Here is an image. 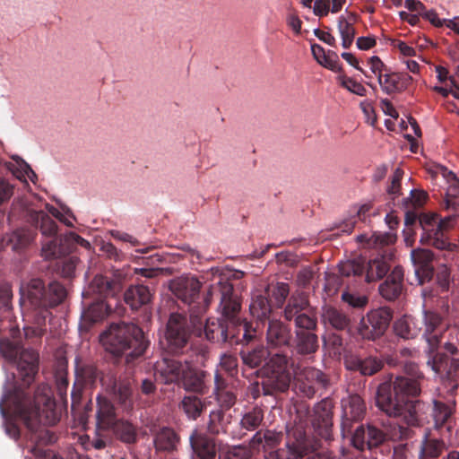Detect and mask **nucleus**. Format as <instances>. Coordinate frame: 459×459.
<instances>
[{
	"label": "nucleus",
	"mask_w": 459,
	"mask_h": 459,
	"mask_svg": "<svg viewBox=\"0 0 459 459\" xmlns=\"http://www.w3.org/2000/svg\"><path fill=\"white\" fill-rule=\"evenodd\" d=\"M33 239L34 236L30 230L22 229L12 233L8 239V245L13 250H19Z\"/></svg>",
	"instance_id": "nucleus-40"
},
{
	"label": "nucleus",
	"mask_w": 459,
	"mask_h": 459,
	"mask_svg": "<svg viewBox=\"0 0 459 459\" xmlns=\"http://www.w3.org/2000/svg\"><path fill=\"white\" fill-rule=\"evenodd\" d=\"M264 371L268 375L264 385H271L279 391H285L290 382V377L286 371L285 357L275 354L266 364Z\"/></svg>",
	"instance_id": "nucleus-11"
},
{
	"label": "nucleus",
	"mask_w": 459,
	"mask_h": 459,
	"mask_svg": "<svg viewBox=\"0 0 459 459\" xmlns=\"http://www.w3.org/2000/svg\"><path fill=\"white\" fill-rule=\"evenodd\" d=\"M357 239L363 247L368 248H380L385 246L392 245L396 240V236L391 232L385 233H370L361 234L357 237Z\"/></svg>",
	"instance_id": "nucleus-23"
},
{
	"label": "nucleus",
	"mask_w": 459,
	"mask_h": 459,
	"mask_svg": "<svg viewBox=\"0 0 459 459\" xmlns=\"http://www.w3.org/2000/svg\"><path fill=\"white\" fill-rule=\"evenodd\" d=\"M360 108L365 116L368 124L374 126L377 122V115L370 100H365L360 102Z\"/></svg>",
	"instance_id": "nucleus-59"
},
{
	"label": "nucleus",
	"mask_w": 459,
	"mask_h": 459,
	"mask_svg": "<svg viewBox=\"0 0 459 459\" xmlns=\"http://www.w3.org/2000/svg\"><path fill=\"white\" fill-rule=\"evenodd\" d=\"M178 438L170 429H162L154 439L155 447L158 450L170 451L176 448Z\"/></svg>",
	"instance_id": "nucleus-31"
},
{
	"label": "nucleus",
	"mask_w": 459,
	"mask_h": 459,
	"mask_svg": "<svg viewBox=\"0 0 459 459\" xmlns=\"http://www.w3.org/2000/svg\"><path fill=\"white\" fill-rule=\"evenodd\" d=\"M114 392L117 394L118 400L121 403L126 405L127 401L131 396V386L129 384H120L118 387L115 385Z\"/></svg>",
	"instance_id": "nucleus-63"
},
{
	"label": "nucleus",
	"mask_w": 459,
	"mask_h": 459,
	"mask_svg": "<svg viewBox=\"0 0 459 459\" xmlns=\"http://www.w3.org/2000/svg\"><path fill=\"white\" fill-rule=\"evenodd\" d=\"M365 269V259L363 257H357L351 260H346L339 264V272L342 275L356 276L361 275Z\"/></svg>",
	"instance_id": "nucleus-38"
},
{
	"label": "nucleus",
	"mask_w": 459,
	"mask_h": 459,
	"mask_svg": "<svg viewBox=\"0 0 459 459\" xmlns=\"http://www.w3.org/2000/svg\"><path fill=\"white\" fill-rule=\"evenodd\" d=\"M169 289L183 302L191 304L199 297L201 283L195 276L182 275L170 281Z\"/></svg>",
	"instance_id": "nucleus-12"
},
{
	"label": "nucleus",
	"mask_w": 459,
	"mask_h": 459,
	"mask_svg": "<svg viewBox=\"0 0 459 459\" xmlns=\"http://www.w3.org/2000/svg\"><path fill=\"white\" fill-rule=\"evenodd\" d=\"M391 46L394 48L398 49L399 52L404 56H415V49L411 46L405 43L404 41L399 39H393L391 41Z\"/></svg>",
	"instance_id": "nucleus-64"
},
{
	"label": "nucleus",
	"mask_w": 459,
	"mask_h": 459,
	"mask_svg": "<svg viewBox=\"0 0 459 459\" xmlns=\"http://www.w3.org/2000/svg\"><path fill=\"white\" fill-rule=\"evenodd\" d=\"M21 305L27 308H39L56 306L65 297V288L58 282H52L48 287L49 299L47 300L44 284L39 279H33L21 287Z\"/></svg>",
	"instance_id": "nucleus-6"
},
{
	"label": "nucleus",
	"mask_w": 459,
	"mask_h": 459,
	"mask_svg": "<svg viewBox=\"0 0 459 459\" xmlns=\"http://www.w3.org/2000/svg\"><path fill=\"white\" fill-rule=\"evenodd\" d=\"M381 295L388 300L394 299L402 291V287L397 283L386 280L379 287Z\"/></svg>",
	"instance_id": "nucleus-54"
},
{
	"label": "nucleus",
	"mask_w": 459,
	"mask_h": 459,
	"mask_svg": "<svg viewBox=\"0 0 459 459\" xmlns=\"http://www.w3.org/2000/svg\"><path fill=\"white\" fill-rule=\"evenodd\" d=\"M57 238H53L43 242L41 252L42 255L46 259L55 258L65 255L67 252L62 247L61 245H57ZM59 242L61 243L62 239H60Z\"/></svg>",
	"instance_id": "nucleus-46"
},
{
	"label": "nucleus",
	"mask_w": 459,
	"mask_h": 459,
	"mask_svg": "<svg viewBox=\"0 0 459 459\" xmlns=\"http://www.w3.org/2000/svg\"><path fill=\"white\" fill-rule=\"evenodd\" d=\"M205 337L210 341L225 342L228 338L227 330L220 320L208 319L204 326Z\"/></svg>",
	"instance_id": "nucleus-36"
},
{
	"label": "nucleus",
	"mask_w": 459,
	"mask_h": 459,
	"mask_svg": "<svg viewBox=\"0 0 459 459\" xmlns=\"http://www.w3.org/2000/svg\"><path fill=\"white\" fill-rule=\"evenodd\" d=\"M389 269V265L384 256L376 257L368 264L366 272L367 281H374L383 278Z\"/></svg>",
	"instance_id": "nucleus-28"
},
{
	"label": "nucleus",
	"mask_w": 459,
	"mask_h": 459,
	"mask_svg": "<svg viewBox=\"0 0 459 459\" xmlns=\"http://www.w3.org/2000/svg\"><path fill=\"white\" fill-rule=\"evenodd\" d=\"M322 320L325 325H329L337 330H344L350 325L349 317L333 307L325 308L322 315Z\"/></svg>",
	"instance_id": "nucleus-26"
},
{
	"label": "nucleus",
	"mask_w": 459,
	"mask_h": 459,
	"mask_svg": "<svg viewBox=\"0 0 459 459\" xmlns=\"http://www.w3.org/2000/svg\"><path fill=\"white\" fill-rule=\"evenodd\" d=\"M46 209L49 213H51L54 217H56L66 226L72 227L74 225V221L75 218L66 206H61L60 209H58L47 204Z\"/></svg>",
	"instance_id": "nucleus-50"
},
{
	"label": "nucleus",
	"mask_w": 459,
	"mask_h": 459,
	"mask_svg": "<svg viewBox=\"0 0 459 459\" xmlns=\"http://www.w3.org/2000/svg\"><path fill=\"white\" fill-rule=\"evenodd\" d=\"M424 337L429 343L430 352L436 351L444 330L441 317L433 311L424 312Z\"/></svg>",
	"instance_id": "nucleus-16"
},
{
	"label": "nucleus",
	"mask_w": 459,
	"mask_h": 459,
	"mask_svg": "<svg viewBox=\"0 0 459 459\" xmlns=\"http://www.w3.org/2000/svg\"><path fill=\"white\" fill-rule=\"evenodd\" d=\"M391 318L390 311L387 308L371 310L361 318L359 333L364 339L374 340L384 334Z\"/></svg>",
	"instance_id": "nucleus-10"
},
{
	"label": "nucleus",
	"mask_w": 459,
	"mask_h": 459,
	"mask_svg": "<svg viewBox=\"0 0 459 459\" xmlns=\"http://www.w3.org/2000/svg\"><path fill=\"white\" fill-rule=\"evenodd\" d=\"M54 401L51 398L50 389L44 385L35 394L33 405L26 396L22 387L14 383H8L0 401V411L4 417L6 414L20 417L27 424L38 420L48 424H55L56 417L53 412Z\"/></svg>",
	"instance_id": "nucleus-2"
},
{
	"label": "nucleus",
	"mask_w": 459,
	"mask_h": 459,
	"mask_svg": "<svg viewBox=\"0 0 459 459\" xmlns=\"http://www.w3.org/2000/svg\"><path fill=\"white\" fill-rule=\"evenodd\" d=\"M346 366L350 369H359L362 375L371 376L382 368L383 362L374 357L364 359L351 358L346 361Z\"/></svg>",
	"instance_id": "nucleus-24"
},
{
	"label": "nucleus",
	"mask_w": 459,
	"mask_h": 459,
	"mask_svg": "<svg viewBox=\"0 0 459 459\" xmlns=\"http://www.w3.org/2000/svg\"><path fill=\"white\" fill-rule=\"evenodd\" d=\"M444 447V443L441 440L429 438L426 436L422 443L420 454L423 457L435 458L439 456Z\"/></svg>",
	"instance_id": "nucleus-41"
},
{
	"label": "nucleus",
	"mask_w": 459,
	"mask_h": 459,
	"mask_svg": "<svg viewBox=\"0 0 459 459\" xmlns=\"http://www.w3.org/2000/svg\"><path fill=\"white\" fill-rule=\"evenodd\" d=\"M216 397L221 406L230 408L235 403V396L232 393L226 390H216Z\"/></svg>",
	"instance_id": "nucleus-61"
},
{
	"label": "nucleus",
	"mask_w": 459,
	"mask_h": 459,
	"mask_svg": "<svg viewBox=\"0 0 459 459\" xmlns=\"http://www.w3.org/2000/svg\"><path fill=\"white\" fill-rule=\"evenodd\" d=\"M287 330L279 321H271L267 331V341L273 346L281 345L287 342Z\"/></svg>",
	"instance_id": "nucleus-33"
},
{
	"label": "nucleus",
	"mask_w": 459,
	"mask_h": 459,
	"mask_svg": "<svg viewBox=\"0 0 459 459\" xmlns=\"http://www.w3.org/2000/svg\"><path fill=\"white\" fill-rule=\"evenodd\" d=\"M156 379L164 383L182 380L186 389L199 392L203 389V380L188 363L182 364L173 359L164 358L155 366Z\"/></svg>",
	"instance_id": "nucleus-4"
},
{
	"label": "nucleus",
	"mask_w": 459,
	"mask_h": 459,
	"mask_svg": "<svg viewBox=\"0 0 459 459\" xmlns=\"http://www.w3.org/2000/svg\"><path fill=\"white\" fill-rule=\"evenodd\" d=\"M455 221V216H447L442 220H437V224L434 231L433 246L439 249H453L455 247V245L449 243L446 238H444V231L452 228Z\"/></svg>",
	"instance_id": "nucleus-25"
},
{
	"label": "nucleus",
	"mask_w": 459,
	"mask_h": 459,
	"mask_svg": "<svg viewBox=\"0 0 459 459\" xmlns=\"http://www.w3.org/2000/svg\"><path fill=\"white\" fill-rule=\"evenodd\" d=\"M290 289L288 284L284 282L277 283L273 290V295L278 306H281L289 294Z\"/></svg>",
	"instance_id": "nucleus-60"
},
{
	"label": "nucleus",
	"mask_w": 459,
	"mask_h": 459,
	"mask_svg": "<svg viewBox=\"0 0 459 459\" xmlns=\"http://www.w3.org/2000/svg\"><path fill=\"white\" fill-rule=\"evenodd\" d=\"M411 257L419 283L422 284L429 281L433 275V267L430 264L433 258L432 253L428 249H414L411 253Z\"/></svg>",
	"instance_id": "nucleus-14"
},
{
	"label": "nucleus",
	"mask_w": 459,
	"mask_h": 459,
	"mask_svg": "<svg viewBox=\"0 0 459 459\" xmlns=\"http://www.w3.org/2000/svg\"><path fill=\"white\" fill-rule=\"evenodd\" d=\"M0 350L10 359L19 356L16 361L19 377L23 382L22 385H30L38 370L39 355L33 350H21L10 342L1 343Z\"/></svg>",
	"instance_id": "nucleus-8"
},
{
	"label": "nucleus",
	"mask_w": 459,
	"mask_h": 459,
	"mask_svg": "<svg viewBox=\"0 0 459 459\" xmlns=\"http://www.w3.org/2000/svg\"><path fill=\"white\" fill-rule=\"evenodd\" d=\"M346 0H315L313 5V13L317 17L327 16L331 12L332 13H339Z\"/></svg>",
	"instance_id": "nucleus-29"
},
{
	"label": "nucleus",
	"mask_w": 459,
	"mask_h": 459,
	"mask_svg": "<svg viewBox=\"0 0 459 459\" xmlns=\"http://www.w3.org/2000/svg\"><path fill=\"white\" fill-rule=\"evenodd\" d=\"M371 210V204L365 203L362 204H355L350 208V216L351 220L349 221L348 226L350 227L348 231H351L356 223L355 217H357L359 221H364Z\"/></svg>",
	"instance_id": "nucleus-49"
},
{
	"label": "nucleus",
	"mask_w": 459,
	"mask_h": 459,
	"mask_svg": "<svg viewBox=\"0 0 459 459\" xmlns=\"http://www.w3.org/2000/svg\"><path fill=\"white\" fill-rule=\"evenodd\" d=\"M342 299L353 307H363L368 303V298L366 296L350 291H344L342 294Z\"/></svg>",
	"instance_id": "nucleus-56"
},
{
	"label": "nucleus",
	"mask_w": 459,
	"mask_h": 459,
	"mask_svg": "<svg viewBox=\"0 0 459 459\" xmlns=\"http://www.w3.org/2000/svg\"><path fill=\"white\" fill-rule=\"evenodd\" d=\"M97 377V372L92 367H86L76 371V383L82 385H91Z\"/></svg>",
	"instance_id": "nucleus-53"
},
{
	"label": "nucleus",
	"mask_w": 459,
	"mask_h": 459,
	"mask_svg": "<svg viewBox=\"0 0 459 459\" xmlns=\"http://www.w3.org/2000/svg\"><path fill=\"white\" fill-rule=\"evenodd\" d=\"M433 415H434L436 425L441 426L450 417L451 411L448 408V406H446L443 403H435Z\"/></svg>",
	"instance_id": "nucleus-57"
},
{
	"label": "nucleus",
	"mask_w": 459,
	"mask_h": 459,
	"mask_svg": "<svg viewBox=\"0 0 459 459\" xmlns=\"http://www.w3.org/2000/svg\"><path fill=\"white\" fill-rule=\"evenodd\" d=\"M33 219L41 221L40 230L42 235L46 237H52L56 233V224L43 212H35L32 215Z\"/></svg>",
	"instance_id": "nucleus-48"
},
{
	"label": "nucleus",
	"mask_w": 459,
	"mask_h": 459,
	"mask_svg": "<svg viewBox=\"0 0 459 459\" xmlns=\"http://www.w3.org/2000/svg\"><path fill=\"white\" fill-rule=\"evenodd\" d=\"M416 380L397 377L394 380L382 383L377 393V405L388 416L401 418L406 424L416 426L420 421L422 403L413 397L420 394Z\"/></svg>",
	"instance_id": "nucleus-1"
},
{
	"label": "nucleus",
	"mask_w": 459,
	"mask_h": 459,
	"mask_svg": "<svg viewBox=\"0 0 459 459\" xmlns=\"http://www.w3.org/2000/svg\"><path fill=\"white\" fill-rule=\"evenodd\" d=\"M337 81L342 87H343L351 93L360 97L365 96L367 93V89L364 87V85L352 77L347 76L345 74H340L337 77Z\"/></svg>",
	"instance_id": "nucleus-44"
},
{
	"label": "nucleus",
	"mask_w": 459,
	"mask_h": 459,
	"mask_svg": "<svg viewBox=\"0 0 459 459\" xmlns=\"http://www.w3.org/2000/svg\"><path fill=\"white\" fill-rule=\"evenodd\" d=\"M182 408L188 418L196 419L203 410V403L196 396L190 395L183 399Z\"/></svg>",
	"instance_id": "nucleus-45"
},
{
	"label": "nucleus",
	"mask_w": 459,
	"mask_h": 459,
	"mask_svg": "<svg viewBox=\"0 0 459 459\" xmlns=\"http://www.w3.org/2000/svg\"><path fill=\"white\" fill-rule=\"evenodd\" d=\"M267 354L268 352L265 349L259 348L252 351H243L241 357L245 364L250 368H255L262 363Z\"/></svg>",
	"instance_id": "nucleus-47"
},
{
	"label": "nucleus",
	"mask_w": 459,
	"mask_h": 459,
	"mask_svg": "<svg viewBox=\"0 0 459 459\" xmlns=\"http://www.w3.org/2000/svg\"><path fill=\"white\" fill-rule=\"evenodd\" d=\"M261 438L255 435L248 445L238 446H221L219 445L218 451L220 456L223 459H249L253 455V448L255 443L259 444Z\"/></svg>",
	"instance_id": "nucleus-21"
},
{
	"label": "nucleus",
	"mask_w": 459,
	"mask_h": 459,
	"mask_svg": "<svg viewBox=\"0 0 459 459\" xmlns=\"http://www.w3.org/2000/svg\"><path fill=\"white\" fill-rule=\"evenodd\" d=\"M96 418L98 431L111 429L117 423L114 406L108 399L98 396Z\"/></svg>",
	"instance_id": "nucleus-20"
},
{
	"label": "nucleus",
	"mask_w": 459,
	"mask_h": 459,
	"mask_svg": "<svg viewBox=\"0 0 459 459\" xmlns=\"http://www.w3.org/2000/svg\"><path fill=\"white\" fill-rule=\"evenodd\" d=\"M295 321L299 330H303L307 332H309V330H313L316 325V318L314 317V316L310 315L309 312L296 315Z\"/></svg>",
	"instance_id": "nucleus-55"
},
{
	"label": "nucleus",
	"mask_w": 459,
	"mask_h": 459,
	"mask_svg": "<svg viewBox=\"0 0 459 459\" xmlns=\"http://www.w3.org/2000/svg\"><path fill=\"white\" fill-rule=\"evenodd\" d=\"M412 78L407 74L385 73L379 76L378 83L387 94L400 92L407 89Z\"/></svg>",
	"instance_id": "nucleus-19"
},
{
	"label": "nucleus",
	"mask_w": 459,
	"mask_h": 459,
	"mask_svg": "<svg viewBox=\"0 0 459 459\" xmlns=\"http://www.w3.org/2000/svg\"><path fill=\"white\" fill-rule=\"evenodd\" d=\"M190 445L193 454L199 459H214L216 445L214 441L196 430L190 436Z\"/></svg>",
	"instance_id": "nucleus-18"
},
{
	"label": "nucleus",
	"mask_w": 459,
	"mask_h": 459,
	"mask_svg": "<svg viewBox=\"0 0 459 459\" xmlns=\"http://www.w3.org/2000/svg\"><path fill=\"white\" fill-rule=\"evenodd\" d=\"M111 429L125 443H134L136 440V429L126 420L117 421Z\"/></svg>",
	"instance_id": "nucleus-35"
},
{
	"label": "nucleus",
	"mask_w": 459,
	"mask_h": 459,
	"mask_svg": "<svg viewBox=\"0 0 459 459\" xmlns=\"http://www.w3.org/2000/svg\"><path fill=\"white\" fill-rule=\"evenodd\" d=\"M188 338L186 319L180 314H171L167 325L164 339L160 344L169 352H178L183 348Z\"/></svg>",
	"instance_id": "nucleus-9"
},
{
	"label": "nucleus",
	"mask_w": 459,
	"mask_h": 459,
	"mask_svg": "<svg viewBox=\"0 0 459 459\" xmlns=\"http://www.w3.org/2000/svg\"><path fill=\"white\" fill-rule=\"evenodd\" d=\"M308 308V302L304 294H298L292 296L287 305L284 315L287 320H291L299 315L302 313V311H307Z\"/></svg>",
	"instance_id": "nucleus-34"
},
{
	"label": "nucleus",
	"mask_w": 459,
	"mask_h": 459,
	"mask_svg": "<svg viewBox=\"0 0 459 459\" xmlns=\"http://www.w3.org/2000/svg\"><path fill=\"white\" fill-rule=\"evenodd\" d=\"M434 173L437 176L440 175L448 183L445 200L446 208L455 210L459 206V203L456 200V197L459 195V179L451 170L441 165L435 167Z\"/></svg>",
	"instance_id": "nucleus-17"
},
{
	"label": "nucleus",
	"mask_w": 459,
	"mask_h": 459,
	"mask_svg": "<svg viewBox=\"0 0 459 459\" xmlns=\"http://www.w3.org/2000/svg\"><path fill=\"white\" fill-rule=\"evenodd\" d=\"M152 294L148 287L144 285H134L129 287L125 292L124 299L131 308L137 309L142 306L148 304L152 299Z\"/></svg>",
	"instance_id": "nucleus-22"
},
{
	"label": "nucleus",
	"mask_w": 459,
	"mask_h": 459,
	"mask_svg": "<svg viewBox=\"0 0 459 459\" xmlns=\"http://www.w3.org/2000/svg\"><path fill=\"white\" fill-rule=\"evenodd\" d=\"M385 438V436L381 430L371 426H360L355 430L351 442L358 450H364L366 447L379 446Z\"/></svg>",
	"instance_id": "nucleus-13"
},
{
	"label": "nucleus",
	"mask_w": 459,
	"mask_h": 459,
	"mask_svg": "<svg viewBox=\"0 0 459 459\" xmlns=\"http://www.w3.org/2000/svg\"><path fill=\"white\" fill-rule=\"evenodd\" d=\"M297 347L301 353H312L317 348V337L311 332L297 331Z\"/></svg>",
	"instance_id": "nucleus-32"
},
{
	"label": "nucleus",
	"mask_w": 459,
	"mask_h": 459,
	"mask_svg": "<svg viewBox=\"0 0 459 459\" xmlns=\"http://www.w3.org/2000/svg\"><path fill=\"white\" fill-rule=\"evenodd\" d=\"M212 281L208 295L212 296L216 292L221 295L220 307L222 316L229 321H234L236 315L240 309V303L237 298L233 297L232 284L228 281V278L221 273L220 269L212 268Z\"/></svg>",
	"instance_id": "nucleus-7"
},
{
	"label": "nucleus",
	"mask_w": 459,
	"mask_h": 459,
	"mask_svg": "<svg viewBox=\"0 0 459 459\" xmlns=\"http://www.w3.org/2000/svg\"><path fill=\"white\" fill-rule=\"evenodd\" d=\"M437 215L435 213H424L420 217V223L423 230L434 241V231L437 224Z\"/></svg>",
	"instance_id": "nucleus-51"
},
{
	"label": "nucleus",
	"mask_w": 459,
	"mask_h": 459,
	"mask_svg": "<svg viewBox=\"0 0 459 459\" xmlns=\"http://www.w3.org/2000/svg\"><path fill=\"white\" fill-rule=\"evenodd\" d=\"M13 195V186L4 178H0V205L7 202Z\"/></svg>",
	"instance_id": "nucleus-62"
},
{
	"label": "nucleus",
	"mask_w": 459,
	"mask_h": 459,
	"mask_svg": "<svg viewBox=\"0 0 459 459\" xmlns=\"http://www.w3.org/2000/svg\"><path fill=\"white\" fill-rule=\"evenodd\" d=\"M429 357L427 361L434 373L440 378L451 377L459 368V359L449 358L446 355L429 351Z\"/></svg>",
	"instance_id": "nucleus-15"
},
{
	"label": "nucleus",
	"mask_w": 459,
	"mask_h": 459,
	"mask_svg": "<svg viewBox=\"0 0 459 459\" xmlns=\"http://www.w3.org/2000/svg\"><path fill=\"white\" fill-rule=\"evenodd\" d=\"M100 342L115 355L129 351L127 356L131 358L142 355L147 347L142 329L134 324L111 325L100 335Z\"/></svg>",
	"instance_id": "nucleus-3"
},
{
	"label": "nucleus",
	"mask_w": 459,
	"mask_h": 459,
	"mask_svg": "<svg viewBox=\"0 0 459 459\" xmlns=\"http://www.w3.org/2000/svg\"><path fill=\"white\" fill-rule=\"evenodd\" d=\"M263 420L261 410L255 409L252 411L244 415L241 420V425L247 429H255L257 428Z\"/></svg>",
	"instance_id": "nucleus-52"
},
{
	"label": "nucleus",
	"mask_w": 459,
	"mask_h": 459,
	"mask_svg": "<svg viewBox=\"0 0 459 459\" xmlns=\"http://www.w3.org/2000/svg\"><path fill=\"white\" fill-rule=\"evenodd\" d=\"M286 23L295 35H299L301 33L302 21L296 12H290L287 13Z\"/></svg>",
	"instance_id": "nucleus-58"
},
{
	"label": "nucleus",
	"mask_w": 459,
	"mask_h": 459,
	"mask_svg": "<svg viewBox=\"0 0 459 459\" xmlns=\"http://www.w3.org/2000/svg\"><path fill=\"white\" fill-rule=\"evenodd\" d=\"M303 449L298 441L293 445H288L286 450L271 453L270 459H300L303 456Z\"/></svg>",
	"instance_id": "nucleus-43"
},
{
	"label": "nucleus",
	"mask_w": 459,
	"mask_h": 459,
	"mask_svg": "<svg viewBox=\"0 0 459 459\" xmlns=\"http://www.w3.org/2000/svg\"><path fill=\"white\" fill-rule=\"evenodd\" d=\"M394 332L403 339H411L418 335L420 329L416 327L412 318L403 316L397 319L394 325Z\"/></svg>",
	"instance_id": "nucleus-30"
},
{
	"label": "nucleus",
	"mask_w": 459,
	"mask_h": 459,
	"mask_svg": "<svg viewBox=\"0 0 459 459\" xmlns=\"http://www.w3.org/2000/svg\"><path fill=\"white\" fill-rule=\"evenodd\" d=\"M249 310L254 317L264 320L269 316L271 308L267 299L258 296L251 302Z\"/></svg>",
	"instance_id": "nucleus-42"
},
{
	"label": "nucleus",
	"mask_w": 459,
	"mask_h": 459,
	"mask_svg": "<svg viewBox=\"0 0 459 459\" xmlns=\"http://www.w3.org/2000/svg\"><path fill=\"white\" fill-rule=\"evenodd\" d=\"M338 30L342 38V47L344 48H350L355 37V29L352 23L344 16H340L338 19Z\"/></svg>",
	"instance_id": "nucleus-39"
},
{
	"label": "nucleus",
	"mask_w": 459,
	"mask_h": 459,
	"mask_svg": "<svg viewBox=\"0 0 459 459\" xmlns=\"http://www.w3.org/2000/svg\"><path fill=\"white\" fill-rule=\"evenodd\" d=\"M121 290L120 283L117 281H108L102 275L96 276L92 281L89 291L99 295L97 301L91 304L89 307L83 310L82 318L90 323L102 320L111 311V305L106 303L103 299L116 296Z\"/></svg>",
	"instance_id": "nucleus-5"
},
{
	"label": "nucleus",
	"mask_w": 459,
	"mask_h": 459,
	"mask_svg": "<svg viewBox=\"0 0 459 459\" xmlns=\"http://www.w3.org/2000/svg\"><path fill=\"white\" fill-rule=\"evenodd\" d=\"M342 409L347 420H358L365 411V405L359 396L353 395L342 402Z\"/></svg>",
	"instance_id": "nucleus-27"
},
{
	"label": "nucleus",
	"mask_w": 459,
	"mask_h": 459,
	"mask_svg": "<svg viewBox=\"0 0 459 459\" xmlns=\"http://www.w3.org/2000/svg\"><path fill=\"white\" fill-rule=\"evenodd\" d=\"M13 163H9L8 169L20 180L30 179L35 183L37 176L30 167L22 159H13Z\"/></svg>",
	"instance_id": "nucleus-37"
}]
</instances>
